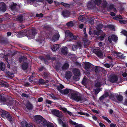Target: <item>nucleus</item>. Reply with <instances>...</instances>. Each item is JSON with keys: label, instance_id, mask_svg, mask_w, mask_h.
I'll use <instances>...</instances> for the list:
<instances>
[{"label": "nucleus", "instance_id": "nucleus-1", "mask_svg": "<svg viewBox=\"0 0 127 127\" xmlns=\"http://www.w3.org/2000/svg\"><path fill=\"white\" fill-rule=\"evenodd\" d=\"M70 98L77 102L82 101L83 100L82 97L78 93H73L70 94Z\"/></svg>", "mask_w": 127, "mask_h": 127}, {"label": "nucleus", "instance_id": "nucleus-2", "mask_svg": "<svg viewBox=\"0 0 127 127\" xmlns=\"http://www.w3.org/2000/svg\"><path fill=\"white\" fill-rule=\"evenodd\" d=\"M0 112L2 113L1 116L4 118H6L10 122H12L13 121L12 117L10 114L8 112L3 110H1Z\"/></svg>", "mask_w": 127, "mask_h": 127}, {"label": "nucleus", "instance_id": "nucleus-3", "mask_svg": "<svg viewBox=\"0 0 127 127\" xmlns=\"http://www.w3.org/2000/svg\"><path fill=\"white\" fill-rule=\"evenodd\" d=\"M34 120L36 123L40 125H41L43 119L44 118L41 116L40 115H37L34 116Z\"/></svg>", "mask_w": 127, "mask_h": 127}, {"label": "nucleus", "instance_id": "nucleus-4", "mask_svg": "<svg viewBox=\"0 0 127 127\" xmlns=\"http://www.w3.org/2000/svg\"><path fill=\"white\" fill-rule=\"evenodd\" d=\"M58 122L62 126V127H68V123L67 121H63L61 119L59 118L58 119Z\"/></svg>", "mask_w": 127, "mask_h": 127}, {"label": "nucleus", "instance_id": "nucleus-5", "mask_svg": "<svg viewBox=\"0 0 127 127\" xmlns=\"http://www.w3.org/2000/svg\"><path fill=\"white\" fill-rule=\"evenodd\" d=\"M61 112L59 110L56 109H53L51 111V112L52 114L59 118L62 117V115Z\"/></svg>", "mask_w": 127, "mask_h": 127}, {"label": "nucleus", "instance_id": "nucleus-6", "mask_svg": "<svg viewBox=\"0 0 127 127\" xmlns=\"http://www.w3.org/2000/svg\"><path fill=\"white\" fill-rule=\"evenodd\" d=\"M93 52L98 57L100 58H102L103 53L101 50L97 49H94L93 50Z\"/></svg>", "mask_w": 127, "mask_h": 127}, {"label": "nucleus", "instance_id": "nucleus-7", "mask_svg": "<svg viewBox=\"0 0 127 127\" xmlns=\"http://www.w3.org/2000/svg\"><path fill=\"white\" fill-rule=\"evenodd\" d=\"M108 39L110 43H111L112 41L116 42L118 40V38L115 35H112L111 36H109L108 37Z\"/></svg>", "mask_w": 127, "mask_h": 127}, {"label": "nucleus", "instance_id": "nucleus-8", "mask_svg": "<svg viewBox=\"0 0 127 127\" xmlns=\"http://www.w3.org/2000/svg\"><path fill=\"white\" fill-rule=\"evenodd\" d=\"M118 79V77L116 75L114 74L111 76L110 80L112 83H115L117 81Z\"/></svg>", "mask_w": 127, "mask_h": 127}, {"label": "nucleus", "instance_id": "nucleus-9", "mask_svg": "<svg viewBox=\"0 0 127 127\" xmlns=\"http://www.w3.org/2000/svg\"><path fill=\"white\" fill-rule=\"evenodd\" d=\"M45 39L44 36L43 35H42L41 33L39 35L38 37L36 39V41L39 42L40 43H42L44 41Z\"/></svg>", "mask_w": 127, "mask_h": 127}, {"label": "nucleus", "instance_id": "nucleus-10", "mask_svg": "<svg viewBox=\"0 0 127 127\" xmlns=\"http://www.w3.org/2000/svg\"><path fill=\"white\" fill-rule=\"evenodd\" d=\"M60 37L59 34L58 33H56L53 36L52 40L53 41H56L59 39Z\"/></svg>", "mask_w": 127, "mask_h": 127}, {"label": "nucleus", "instance_id": "nucleus-11", "mask_svg": "<svg viewBox=\"0 0 127 127\" xmlns=\"http://www.w3.org/2000/svg\"><path fill=\"white\" fill-rule=\"evenodd\" d=\"M31 31L32 34L30 35L29 36L31 39H33L34 38L35 35L37 34V32L35 29H32Z\"/></svg>", "mask_w": 127, "mask_h": 127}, {"label": "nucleus", "instance_id": "nucleus-12", "mask_svg": "<svg viewBox=\"0 0 127 127\" xmlns=\"http://www.w3.org/2000/svg\"><path fill=\"white\" fill-rule=\"evenodd\" d=\"M42 77L45 79H49L50 78V74L47 72H44L43 73Z\"/></svg>", "mask_w": 127, "mask_h": 127}, {"label": "nucleus", "instance_id": "nucleus-13", "mask_svg": "<svg viewBox=\"0 0 127 127\" xmlns=\"http://www.w3.org/2000/svg\"><path fill=\"white\" fill-rule=\"evenodd\" d=\"M84 64V68L86 70L89 69L92 65L91 64L88 62H85Z\"/></svg>", "mask_w": 127, "mask_h": 127}, {"label": "nucleus", "instance_id": "nucleus-14", "mask_svg": "<svg viewBox=\"0 0 127 127\" xmlns=\"http://www.w3.org/2000/svg\"><path fill=\"white\" fill-rule=\"evenodd\" d=\"M69 122L71 125H75V127H83L82 125L78 124L71 120H69Z\"/></svg>", "mask_w": 127, "mask_h": 127}, {"label": "nucleus", "instance_id": "nucleus-15", "mask_svg": "<svg viewBox=\"0 0 127 127\" xmlns=\"http://www.w3.org/2000/svg\"><path fill=\"white\" fill-rule=\"evenodd\" d=\"M61 65V63L59 61H57L55 64V68L57 71L60 70V68Z\"/></svg>", "mask_w": 127, "mask_h": 127}, {"label": "nucleus", "instance_id": "nucleus-16", "mask_svg": "<svg viewBox=\"0 0 127 127\" xmlns=\"http://www.w3.org/2000/svg\"><path fill=\"white\" fill-rule=\"evenodd\" d=\"M72 72L74 75L80 76V71L77 68H74L72 70Z\"/></svg>", "mask_w": 127, "mask_h": 127}, {"label": "nucleus", "instance_id": "nucleus-17", "mask_svg": "<svg viewBox=\"0 0 127 127\" xmlns=\"http://www.w3.org/2000/svg\"><path fill=\"white\" fill-rule=\"evenodd\" d=\"M60 47V45L58 44H55L51 46V48L53 51H56Z\"/></svg>", "mask_w": 127, "mask_h": 127}, {"label": "nucleus", "instance_id": "nucleus-18", "mask_svg": "<svg viewBox=\"0 0 127 127\" xmlns=\"http://www.w3.org/2000/svg\"><path fill=\"white\" fill-rule=\"evenodd\" d=\"M69 67V64L67 62H65L62 67V70H67Z\"/></svg>", "mask_w": 127, "mask_h": 127}, {"label": "nucleus", "instance_id": "nucleus-19", "mask_svg": "<svg viewBox=\"0 0 127 127\" xmlns=\"http://www.w3.org/2000/svg\"><path fill=\"white\" fill-rule=\"evenodd\" d=\"M26 107L28 110H32L33 107V105L30 102H27L26 105Z\"/></svg>", "mask_w": 127, "mask_h": 127}, {"label": "nucleus", "instance_id": "nucleus-20", "mask_svg": "<svg viewBox=\"0 0 127 127\" xmlns=\"http://www.w3.org/2000/svg\"><path fill=\"white\" fill-rule=\"evenodd\" d=\"M65 74V77L66 79H70L72 75L71 72L68 70L66 71Z\"/></svg>", "mask_w": 127, "mask_h": 127}, {"label": "nucleus", "instance_id": "nucleus-21", "mask_svg": "<svg viewBox=\"0 0 127 127\" xmlns=\"http://www.w3.org/2000/svg\"><path fill=\"white\" fill-rule=\"evenodd\" d=\"M61 52L63 55H66L68 53V48L66 47H64L61 49Z\"/></svg>", "mask_w": 127, "mask_h": 127}, {"label": "nucleus", "instance_id": "nucleus-22", "mask_svg": "<svg viewBox=\"0 0 127 127\" xmlns=\"http://www.w3.org/2000/svg\"><path fill=\"white\" fill-rule=\"evenodd\" d=\"M109 95L108 92L106 91H105L104 94L99 97V99L100 100H102L108 96Z\"/></svg>", "mask_w": 127, "mask_h": 127}, {"label": "nucleus", "instance_id": "nucleus-23", "mask_svg": "<svg viewBox=\"0 0 127 127\" xmlns=\"http://www.w3.org/2000/svg\"><path fill=\"white\" fill-rule=\"evenodd\" d=\"M29 65L27 62H24L22 65V68L23 70H26L28 67Z\"/></svg>", "mask_w": 127, "mask_h": 127}, {"label": "nucleus", "instance_id": "nucleus-24", "mask_svg": "<svg viewBox=\"0 0 127 127\" xmlns=\"http://www.w3.org/2000/svg\"><path fill=\"white\" fill-rule=\"evenodd\" d=\"M70 14V12L67 10L64 11L62 13V14L64 17H68Z\"/></svg>", "mask_w": 127, "mask_h": 127}, {"label": "nucleus", "instance_id": "nucleus-25", "mask_svg": "<svg viewBox=\"0 0 127 127\" xmlns=\"http://www.w3.org/2000/svg\"><path fill=\"white\" fill-rule=\"evenodd\" d=\"M7 99L6 97L1 95L0 96V102L3 103L6 101Z\"/></svg>", "mask_w": 127, "mask_h": 127}, {"label": "nucleus", "instance_id": "nucleus-26", "mask_svg": "<svg viewBox=\"0 0 127 127\" xmlns=\"http://www.w3.org/2000/svg\"><path fill=\"white\" fill-rule=\"evenodd\" d=\"M73 34L69 31H68L65 32V36L68 37L69 38H72Z\"/></svg>", "mask_w": 127, "mask_h": 127}, {"label": "nucleus", "instance_id": "nucleus-27", "mask_svg": "<svg viewBox=\"0 0 127 127\" xmlns=\"http://www.w3.org/2000/svg\"><path fill=\"white\" fill-rule=\"evenodd\" d=\"M24 17L22 15H19L16 18V19L18 21L21 22L23 21L24 19Z\"/></svg>", "mask_w": 127, "mask_h": 127}, {"label": "nucleus", "instance_id": "nucleus-28", "mask_svg": "<svg viewBox=\"0 0 127 127\" xmlns=\"http://www.w3.org/2000/svg\"><path fill=\"white\" fill-rule=\"evenodd\" d=\"M17 5V4L16 3H13V4L11 5L10 8L12 11H14L16 10Z\"/></svg>", "mask_w": 127, "mask_h": 127}, {"label": "nucleus", "instance_id": "nucleus-29", "mask_svg": "<svg viewBox=\"0 0 127 127\" xmlns=\"http://www.w3.org/2000/svg\"><path fill=\"white\" fill-rule=\"evenodd\" d=\"M79 20L82 22H83L86 20V18L84 15H81L78 18Z\"/></svg>", "mask_w": 127, "mask_h": 127}, {"label": "nucleus", "instance_id": "nucleus-30", "mask_svg": "<svg viewBox=\"0 0 127 127\" xmlns=\"http://www.w3.org/2000/svg\"><path fill=\"white\" fill-rule=\"evenodd\" d=\"M6 9L5 4L3 3V4L1 5L0 7V10L3 12H4L6 11Z\"/></svg>", "mask_w": 127, "mask_h": 127}, {"label": "nucleus", "instance_id": "nucleus-31", "mask_svg": "<svg viewBox=\"0 0 127 127\" xmlns=\"http://www.w3.org/2000/svg\"><path fill=\"white\" fill-rule=\"evenodd\" d=\"M116 97L117 100L119 101H122L123 99V96L120 95H116Z\"/></svg>", "mask_w": 127, "mask_h": 127}, {"label": "nucleus", "instance_id": "nucleus-32", "mask_svg": "<svg viewBox=\"0 0 127 127\" xmlns=\"http://www.w3.org/2000/svg\"><path fill=\"white\" fill-rule=\"evenodd\" d=\"M116 94L115 93H111L109 95V98L115 100L116 99L115 96L116 95Z\"/></svg>", "mask_w": 127, "mask_h": 127}, {"label": "nucleus", "instance_id": "nucleus-33", "mask_svg": "<svg viewBox=\"0 0 127 127\" xmlns=\"http://www.w3.org/2000/svg\"><path fill=\"white\" fill-rule=\"evenodd\" d=\"M24 33V32L23 30L20 31L19 32L18 34H17V37H23L25 34Z\"/></svg>", "mask_w": 127, "mask_h": 127}, {"label": "nucleus", "instance_id": "nucleus-34", "mask_svg": "<svg viewBox=\"0 0 127 127\" xmlns=\"http://www.w3.org/2000/svg\"><path fill=\"white\" fill-rule=\"evenodd\" d=\"M27 58L24 56H21L20 57L19 59V61L20 63H21L24 61H26L27 60Z\"/></svg>", "mask_w": 127, "mask_h": 127}, {"label": "nucleus", "instance_id": "nucleus-35", "mask_svg": "<svg viewBox=\"0 0 127 127\" xmlns=\"http://www.w3.org/2000/svg\"><path fill=\"white\" fill-rule=\"evenodd\" d=\"M41 123V125H40L43 126L44 127H45L46 126H47V124L48 123H47L46 120L44 119H43V120H42Z\"/></svg>", "mask_w": 127, "mask_h": 127}, {"label": "nucleus", "instance_id": "nucleus-36", "mask_svg": "<svg viewBox=\"0 0 127 127\" xmlns=\"http://www.w3.org/2000/svg\"><path fill=\"white\" fill-rule=\"evenodd\" d=\"M81 83L84 86L86 85L87 84V78H84L82 80Z\"/></svg>", "mask_w": 127, "mask_h": 127}, {"label": "nucleus", "instance_id": "nucleus-37", "mask_svg": "<svg viewBox=\"0 0 127 127\" xmlns=\"http://www.w3.org/2000/svg\"><path fill=\"white\" fill-rule=\"evenodd\" d=\"M0 43L1 44H6L7 43L8 41L6 38H2L0 40Z\"/></svg>", "mask_w": 127, "mask_h": 127}, {"label": "nucleus", "instance_id": "nucleus-38", "mask_svg": "<svg viewBox=\"0 0 127 127\" xmlns=\"http://www.w3.org/2000/svg\"><path fill=\"white\" fill-rule=\"evenodd\" d=\"M114 8V4H112L110 5L109 7L107 8V10L108 12L110 11Z\"/></svg>", "mask_w": 127, "mask_h": 127}, {"label": "nucleus", "instance_id": "nucleus-39", "mask_svg": "<svg viewBox=\"0 0 127 127\" xmlns=\"http://www.w3.org/2000/svg\"><path fill=\"white\" fill-rule=\"evenodd\" d=\"M78 37V35H73L72 38L68 39H67V40L68 41H70L73 40H76L77 39V38Z\"/></svg>", "mask_w": 127, "mask_h": 127}, {"label": "nucleus", "instance_id": "nucleus-40", "mask_svg": "<svg viewBox=\"0 0 127 127\" xmlns=\"http://www.w3.org/2000/svg\"><path fill=\"white\" fill-rule=\"evenodd\" d=\"M102 90L101 88H97L94 90V92L95 95L97 94L100 91Z\"/></svg>", "mask_w": 127, "mask_h": 127}, {"label": "nucleus", "instance_id": "nucleus-41", "mask_svg": "<svg viewBox=\"0 0 127 127\" xmlns=\"http://www.w3.org/2000/svg\"><path fill=\"white\" fill-rule=\"evenodd\" d=\"M95 4L97 6L100 5L102 2L101 0H95L94 1Z\"/></svg>", "mask_w": 127, "mask_h": 127}, {"label": "nucleus", "instance_id": "nucleus-42", "mask_svg": "<svg viewBox=\"0 0 127 127\" xmlns=\"http://www.w3.org/2000/svg\"><path fill=\"white\" fill-rule=\"evenodd\" d=\"M38 83L39 84L45 85L44 80L41 78H40L39 79Z\"/></svg>", "mask_w": 127, "mask_h": 127}, {"label": "nucleus", "instance_id": "nucleus-43", "mask_svg": "<svg viewBox=\"0 0 127 127\" xmlns=\"http://www.w3.org/2000/svg\"><path fill=\"white\" fill-rule=\"evenodd\" d=\"M28 123L26 121H22L21 123V125L22 127H26Z\"/></svg>", "mask_w": 127, "mask_h": 127}, {"label": "nucleus", "instance_id": "nucleus-44", "mask_svg": "<svg viewBox=\"0 0 127 127\" xmlns=\"http://www.w3.org/2000/svg\"><path fill=\"white\" fill-rule=\"evenodd\" d=\"M69 93V91L67 89H66L62 91L61 93L64 94H67Z\"/></svg>", "mask_w": 127, "mask_h": 127}, {"label": "nucleus", "instance_id": "nucleus-45", "mask_svg": "<svg viewBox=\"0 0 127 127\" xmlns=\"http://www.w3.org/2000/svg\"><path fill=\"white\" fill-rule=\"evenodd\" d=\"M98 31H95L94 32V33L95 34L97 35H99L102 32V30H97Z\"/></svg>", "mask_w": 127, "mask_h": 127}, {"label": "nucleus", "instance_id": "nucleus-46", "mask_svg": "<svg viewBox=\"0 0 127 127\" xmlns=\"http://www.w3.org/2000/svg\"><path fill=\"white\" fill-rule=\"evenodd\" d=\"M103 27V25L102 24H99L97 26L96 29L97 30H101V29Z\"/></svg>", "mask_w": 127, "mask_h": 127}, {"label": "nucleus", "instance_id": "nucleus-47", "mask_svg": "<svg viewBox=\"0 0 127 127\" xmlns=\"http://www.w3.org/2000/svg\"><path fill=\"white\" fill-rule=\"evenodd\" d=\"M78 114L82 115H86L87 117L89 116V115L87 113L84 112H78Z\"/></svg>", "mask_w": 127, "mask_h": 127}, {"label": "nucleus", "instance_id": "nucleus-48", "mask_svg": "<svg viewBox=\"0 0 127 127\" xmlns=\"http://www.w3.org/2000/svg\"><path fill=\"white\" fill-rule=\"evenodd\" d=\"M66 25L68 27H72L73 26L74 24L72 21H70L67 23Z\"/></svg>", "mask_w": 127, "mask_h": 127}, {"label": "nucleus", "instance_id": "nucleus-49", "mask_svg": "<svg viewBox=\"0 0 127 127\" xmlns=\"http://www.w3.org/2000/svg\"><path fill=\"white\" fill-rule=\"evenodd\" d=\"M122 17L121 15H117L113 17V19L114 20H117L121 19Z\"/></svg>", "mask_w": 127, "mask_h": 127}, {"label": "nucleus", "instance_id": "nucleus-50", "mask_svg": "<svg viewBox=\"0 0 127 127\" xmlns=\"http://www.w3.org/2000/svg\"><path fill=\"white\" fill-rule=\"evenodd\" d=\"M80 76H78L76 75H74L73 77V80L76 81H77L79 80L80 78L79 77Z\"/></svg>", "mask_w": 127, "mask_h": 127}, {"label": "nucleus", "instance_id": "nucleus-51", "mask_svg": "<svg viewBox=\"0 0 127 127\" xmlns=\"http://www.w3.org/2000/svg\"><path fill=\"white\" fill-rule=\"evenodd\" d=\"M119 22L121 24H125L127 23V21L125 20H119Z\"/></svg>", "mask_w": 127, "mask_h": 127}, {"label": "nucleus", "instance_id": "nucleus-52", "mask_svg": "<svg viewBox=\"0 0 127 127\" xmlns=\"http://www.w3.org/2000/svg\"><path fill=\"white\" fill-rule=\"evenodd\" d=\"M103 1L102 3V5L103 7L105 8L106 7L107 5V2L105 0H103Z\"/></svg>", "mask_w": 127, "mask_h": 127}, {"label": "nucleus", "instance_id": "nucleus-53", "mask_svg": "<svg viewBox=\"0 0 127 127\" xmlns=\"http://www.w3.org/2000/svg\"><path fill=\"white\" fill-rule=\"evenodd\" d=\"M91 69L93 70H94L95 72H97L98 71V67L97 66H95V68L94 67H91Z\"/></svg>", "mask_w": 127, "mask_h": 127}, {"label": "nucleus", "instance_id": "nucleus-54", "mask_svg": "<svg viewBox=\"0 0 127 127\" xmlns=\"http://www.w3.org/2000/svg\"><path fill=\"white\" fill-rule=\"evenodd\" d=\"M101 83L100 82H97L95 84V86L96 87H100L101 86Z\"/></svg>", "mask_w": 127, "mask_h": 127}, {"label": "nucleus", "instance_id": "nucleus-55", "mask_svg": "<svg viewBox=\"0 0 127 127\" xmlns=\"http://www.w3.org/2000/svg\"><path fill=\"white\" fill-rule=\"evenodd\" d=\"M60 3L65 7H67L69 6V5L67 3H65L63 2L61 3Z\"/></svg>", "mask_w": 127, "mask_h": 127}, {"label": "nucleus", "instance_id": "nucleus-56", "mask_svg": "<svg viewBox=\"0 0 127 127\" xmlns=\"http://www.w3.org/2000/svg\"><path fill=\"white\" fill-rule=\"evenodd\" d=\"M121 33H122L124 35L127 36V31L123 30L121 32Z\"/></svg>", "mask_w": 127, "mask_h": 127}, {"label": "nucleus", "instance_id": "nucleus-57", "mask_svg": "<svg viewBox=\"0 0 127 127\" xmlns=\"http://www.w3.org/2000/svg\"><path fill=\"white\" fill-rule=\"evenodd\" d=\"M102 118L104 119L108 123L111 122L110 120H109L107 117L103 116Z\"/></svg>", "mask_w": 127, "mask_h": 127}, {"label": "nucleus", "instance_id": "nucleus-58", "mask_svg": "<svg viewBox=\"0 0 127 127\" xmlns=\"http://www.w3.org/2000/svg\"><path fill=\"white\" fill-rule=\"evenodd\" d=\"M93 4V2L92 1H89L87 5V6L88 7L91 8L90 7L91 5Z\"/></svg>", "mask_w": 127, "mask_h": 127}, {"label": "nucleus", "instance_id": "nucleus-59", "mask_svg": "<svg viewBox=\"0 0 127 127\" xmlns=\"http://www.w3.org/2000/svg\"><path fill=\"white\" fill-rule=\"evenodd\" d=\"M34 78V76L32 75L31 76L29 79V80L30 82H32L33 81V79Z\"/></svg>", "mask_w": 127, "mask_h": 127}, {"label": "nucleus", "instance_id": "nucleus-60", "mask_svg": "<svg viewBox=\"0 0 127 127\" xmlns=\"http://www.w3.org/2000/svg\"><path fill=\"white\" fill-rule=\"evenodd\" d=\"M108 27L111 30H113L114 29V26L112 25H109L108 26Z\"/></svg>", "mask_w": 127, "mask_h": 127}, {"label": "nucleus", "instance_id": "nucleus-61", "mask_svg": "<svg viewBox=\"0 0 127 127\" xmlns=\"http://www.w3.org/2000/svg\"><path fill=\"white\" fill-rule=\"evenodd\" d=\"M89 23L91 25L93 24L94 23V19L92 18H91L89 20Z\"/></svg>", "mask_w": 127, "mask_h": 127}, {"label": "nucleus", "instance_id": "nucleus-62", "mask_svg": "<svg viewBox=\"0 0 127 127\" xmlns=\"http://www.w3.org/2000/svg\"><path fill=\"white\" fill-rule=\"evenodd\" d=\"M77 48V46L75 45H73L72 47V49L73 51H75Z\"/></svg>", "mask_w": 127, "mask_h": 127}, {"label": "nucleus", "instance_id": "nucleus-63", "mask_svg": "<svg viewBox=\"0 0 127 127\" xmlns=\"http://www.w3.org/2000/svg\"><path fill=\"white\" fill-rule=\"evenodd\" d=\"M36 16L37 17H41L43 16V14L42 13L37 14L36 15Z\"/></svg>", "mask_w": 127, "mask_h": 127}, {"label": "nucleus", "instance_id": "nucleus-64", "mask_svg": "<svg viewBox=\"0 0 127 127\" xmlns=\"http://www.w3.org/2000/svg\"><path fill=\"white\" fill-rule=\"evenodd\" d=\"M47 127H54L53 124L50 123H49L47 124Z\"/></svg>", "mask_w": 127, "mask_h": 127}]
</instances>
